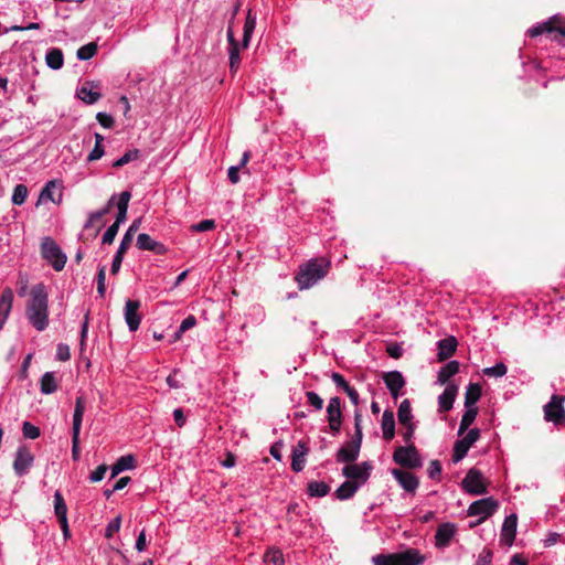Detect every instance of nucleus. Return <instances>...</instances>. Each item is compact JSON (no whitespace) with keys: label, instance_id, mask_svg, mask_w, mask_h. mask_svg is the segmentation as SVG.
I'll return each mask as SVG.
<instances>
[{"label":"nucleus","instance_id":"nucleus-1","mask_svg":"<svg viewBox=\"0 0 565 565\" xmlns=\"http://www.w3.org/2000/svg\"><path fill=\"white\" fill-rule=\"evenodd\" d=\"M25 316L36 331H44L49 326V295L43 282L30 289L25 303Z\"/></svg>","mask_w":565,"mask_h":565},{"label":"nucleus","instance_id":"nucleus-2","mask_svg":"<svg viewBox=\"0 0 565 565\" xmlns=\"http://www.w3.org/2000/svg\"><path fill=\"white\" fill-rule=\"evenodd\" d=\"M331 263L324 257H316L299 266L296 281L300 290L309 289L329 273Z\"/></svg>","mask_w":565,"mask_h":565},{"label":"nucleus","instance_id":"nucleus-3","mask_svg":"<svg viewBox=\"0 0 565 565\" xmlns=\"http://www.w3.org/2000/svg\"><path fill=\"white\" fill-rule=\"evenodd\" d=\"M41 256L45 259L56 271H61L66 264L67 257L56 242L46 236L41 242Z\"/></svg>","mask_w":565,"mask_h":565},{"label":"nucleus","instance_id":"nucleus-4","mask_svg":"<svg viewBox=\"0 0 565 565\" xmlns=\"http://www.w3.org/2000/svg\"><path fill=\"white\" fill-rule=\"evenodd\" d=\"M86 409V402L83 396H77L75 401L73 423H72V458L77 461L81 456L79 448V434L84 413Z\"/></svg>","mask_w":565,"mask_h":565},{"label":"nucleus","instance_id":"nucleus-5","mask_svg":"<svg viewBox=\"0 0 565 565\" xmlns=\"http://www.w3.org/2000/svg\"><path fill=\"white\" fill-rule=\"evenodd\" d=\"M393 460L395 463L407 469H419L423 467V459L414 444L396 447Z\"/></svg>","mask_w":565,"mask_h":565},{"label":"nucleus","instance_id":"nucleus-6","mask_svg":"<svg viewBox=\"0 0 565 565\" xmlns=\"http://www.w3.org/2000/svg\"><path fill=\"white\" fill-rule=\"evenodd\" d=\"M140 224V218L134 220L128 230L126 231V233L124 234L111 263V274L116 275L119 271L124 256L132 242L135 233L139 230Z\"/></svg>","mask_w":565,"mask_h":565},{"label":"nucleus","instance_id":"nucleus-7","mask_svg":"<svg viewBox=\"0 0 565 565\" xmlns=\"http://www.w3.org/2000/svg\"><path fill=\"white\" fill-rule=\"evenodd\" d=\"M543 33L554 34V40H559L561 38H565V24L559 23V18L557 15L552 17L550 20L532 26L529 29L527 34L531 38H535Z\"/></svg>","mask_w":565,"mask_h":565},{"label":"nucleus","instance_id":"nucleus-8","mask_svg":"<svg viewBox=\"0 0 565 565\" xmlns=\"http://www.w3.org/2000/svg\"><path fill=\"white\" fill-rule=\"evenodd\" d=\"M499 508L498 501L492 497L472 502L468 508V515L479 516L477 524L491 516Z\"/></svg>","mask_w":565,"mask_h":565},{"label":"nucleus","instance_id":"nucleus-9","mask_svg":"<svg viewBox=\"0 0 565 565\" xmlns=\"http://www.w3.org/2000/svg\"><path fill=\"white\" fill-rule=\"evenodd\" d=\"M462 489L473 495H481L487 493V486L481 471L478 469H470L461 481Z\"/></svg>","mask_w":565,"mask_h":565},{"label":"nucleus","instance_id":"nucleus-10","mask_svg":"<svg viewBox=\"0 0 565 565\" xmlns=\"http://www.w3.org/2000/svg\"><path fill=\"white\" fill-rule=\"evenodd\" d=\"M390 565H420L425 557L416 548H407L403 552L385 554Z\"/></svg>","mask_w":565,"mask_h":565},{"label":"nucleus","instance_id":"nucleus-11","mask_svg":"<svg viewBox=\"0 0 565 565\" xmlns=\"http://www.w3.org/2000/svg\"><path fill=\"white\" fill-rule=\"evenodd\" d=\"M564 401L565 397L561 395L552 396L551 401L544 406V416L547 422H553L555 425L565 423Z\"/></svg>","mask_w":565,"mask_h":565},{"label":"nucleus","instance_id":"nucleus-12","mask_svg":"<svg viewBox=\"0 0 565 565\" xmlns=\"http://www.w3.org/2000/svg\"><path fill=\"white\" fill-rule=\"evenodd\" d=\"M480 429L472 428L470 429L466 436L455 443L454 452H452V461L458 463L466 456L470 447L479 439Z\"/></svg>","mask_w":565,"mask_h":565},{"label":"nucleus","instance_id":"nucleus-13","mask_svg":"<svg viewBox=\"0 0 565 565\" xmlns=\"http://www.w3.org/2000/svg\"><path fill=\"white\" fill-rule=\"evenodd\" d=\"M372 465L369 461H364L359 465H347L342 469V475L350 479V481H354L360 484H364L370 478Z\"/></svg>","mask_w":565,"mask_h":565},{"label":"nucleus","instance_id":"nucleus-14","mask_svg":"<svg viewBox=\"0 0 565 565\" xmlns=\"http://www.w3.org/2000/svg\"><path fill=\"white\" fill-rule=\"evenodd\" d=\"M327 419L333 435H338L342 425L341 399L338 396L331 397L327 405Z\"/></svg>","mask_w":565,"mask_h":565},{"label":"nucleus","instance_id":"nucleus-15","mask_svg":"<svg viewBox=\"0 0 565 565\" xmlns=\"http://www.w3.org/2000/svg\"><path fill=\"white\" fill-rule=\"evenodd\" d=\"M33 461L34 457L30 449L25 446H20L17 449L15 458L13 461V470L15 475L19 477L26 475L29 469L32 467Z\"/></svg>","mask_w":565,"mask_h":565},{"label":"nucleus","instance_id":"nucleus-16","mask_svg":"<svg viewBox=\"0 0 565 565\" xmlns=\"http://www.w3.org/2000/svg\"><path fill=\"white\" fill-rule=\"evenodd\" d=\"M457 525L455 523L445 522L438 525L435 534V545L438 548L449 546L452 537L457 533Z\"/></svg>","mask_w":565,"mask_h":565},{"label":"nucleus","instance_id":"nucleus-17","mask_svg":"<svg viewBox=\"0 0 565 565\" xmlns=\"http://www.w3.org/2000/svg\"><path fill=\"white\" fill-rule=\"evenodd\" d=\"M137 247L141 250H149L156 255H164L168 248L164 244L153 239L150 235L141 233L137 236Z\"/></svg>","mask_w":565,"mask_h":565},{"label":"nucleus","instance_id":"nucleus-18","mask_svg":"<svg viewBox=\"0 0 565 565\" xmlns=\"http://www.w3.org/2000/svg\"><path fill=\"white\" fill-rule=\"evenodd\" d=\"M140 308V301L139 300H127L125 305V321L128 326V329L130 331L138 330L140 322H141V316L139 315L138 310Z\"/></svg>","mask_w":565,"mask_h":565},{"label":"nucleus","instance_id":"nucleus-19","mask_svg":"<svg viewBox=\"0 0 565 565\" xmlns=\"http://www.w3.org/2000/svg\"><path fill=\"white\" fill-rule=\"evenodd\" d=\"M392 475L398 484L407 492L414 493L419 486L417 477L406 470L393 469Z\"/></svg>","mask_w":565,"mask_h":565},{"label":"nucleus","instance_id":"nucleus-20","mask_svg":"<svg viewBox=\"0 0 565 565\" xmlns=\"http://www.w3.org/2000/svg\"><path fill=\"white\" fill-rule=\"evenodd\" d=\"M383 381L390 391L393 398H397L401 394L402 388L405 386V380L401 372L391 371L385 373Z\"/></svg>","mask_w":565,"mask_h":565},{"label":"nucleus","instance_id":"nucleus-21","mask_svg":"<svg viewBox=\"0 0 565 565\" xmlns=\"http://www.w3.org/2000/svg\"><path fill=\"white\" fill-rule=\"evenodd\" d=\"M308 452L309 447L307 443L303 440H299L298 444L294 447L291 454V469L295 472H300L303 470Z\"/></svg>","mask_w":565,"mask_h":565},{"label":"nucleus","instance_id":"nucleus-22","mask_svg":"<svg viewBox=\"0 0 565 565\" xmlns=\"http://www.w3.org/2000/svg\"><path fill=\"white\" fill-rule=\"evenodd\" d=\"M457 393L458 386L454 383H448L445 391L438 396L440 412H448L452 408Z\"/></svg>","mask_w":565,"mask_h":565},{"label":"nucleus","instance_id":"nucleus-23","mask_svg":"<svg viewBox=\"0 0 565 565\" xmlns=\"http://www.w3.org/2000/svg\"><path fill=\"white\" fill-rule=\"evenodd\" d=\"M518 518L515 514H510L504 519L501 529V540L507 545H512L516 534Z\"/></svg>","mask_w":565,"mask_h":565},{"label":"nucleus","instance_id":"nucleus-24","mask_svg":"<svg viewBox=\"0 0 565 565\" xmlns=\"http://www.w3.org/2000/svg\"><path fill=\"white\" fill-rule=\"evenodd\" d=\"M331 380L337 385L338 388H341L347 393L348 397L350 398L353 405L359 404L360 398L358 391L347 382L342 374L333 372L331 374Z\"/></svg>","mask_w":565,"mask_h":565},{"label":"nucleus","instance_id":"nucleus-25","mask_svg":"<svg viewBox=\"0 0 565 565\" xmlns=\"http://www.w3.org/2000/svg\"><path fill=\"white\" fill-rule=\"evenodd\" d=\"M13 303V292L10 288H6L0 296V330L4 326Z\"/></svg>","mask_w":565,"mask_h":565},{"label":"nucleus","instance_id":"nucleus-26","mask_svg":"<svg viewBox=\"0 0 565 565\" xmlns=\"http://www.w3.org/2000/svg\"><path fill=\"white\" fill-rule=\"evenodd\" d=\"M438 359L445 361L449 359L457 349V340L455 337H448L437 342Z\"/></svg>","mask_w":565,"mask_h":565},{"label":"nucleus","instance_id":"nucleus-27","mask_svg":"<svg viewBox=\"0 0 565 565\" xmlns=\"http://www.w3.org/2000/svg\"><path fill=\"white\" fill-rule=\"evenodd\" d=\"M381 427L383 431V438L385 440H392L395 436V420L394 413L391 409H385L381 420Z\"/></svg>","mask_w":565,"mask_h":565},{"label":"nucleus","instance_id":"nucleus-28","mask_svg":"<svg viewBox=\"0 0 565 565\" xmlns=\"http://www.w3.org/2000/svg\"><path fill=\"white\" fill-rule=\"evenodd\" d=\"M130 198H131V194L129 191H124L118 195V200L116 202L118 212H117L116 221L114 222L118 226H120V224L127 220V211H128Z\"/></svg>","mask_w":565,"mask_h":565},{"label":"nucleus","instance_id":"nucleus-29","mask_svg":"<svg viewBox=\"0 0 565 565\" xmlns=\"http://www.w3.org/2000/svg\"><path fill=\"white\" fill-rule=\"evenodd\" d=\"M58 383L54 372H45L40 380L42 394L50 395L57 391Z\"/></svg>","mask_w":565,"mask_h":565},{"label":"nucleus","instance_id":"nucleus-30","mask_svg":"<svg viewBox=\"0 0 565 565\" xmlns=\"http://www.w3.org/2000/svg\"><path fill=\"white\" fill-rule=\"evenodd\" d=\"M459 362L454 360L445 364L443 367H440L437 376L438 384H446L450 377H452L459 372Z\"/></svg>","mask_w":565,"mask_h":565},{"label":"nucleus","instance_id":"nucleus-31","mask_svg":"<svg viewBox=\"0 0 565 565\" xmlns=\"http://www.w3.org/2000/svg\"><path fill=\"white\" fill-rule=\"evenodd\" d=\"M45 62L46 65L54 71L62 68L64 64V55L62 50L57 47L47 50L45 54Z\"/></svg>","mask_w":565,"mask_h":565},{"label":"nucleus","instance_id":"nucleus-32","mask_svg":"<svg viewBox=\"0 0 565 565\" xmlns=\"http://www.w3.org/2000/svg\"><path fill=\"white\" fill-rule=\"evenodd\" d=\"M135 457L132 455L121 456L113 466H111V478H115L120 472L125 470H130L135 468Z\"/></svg>","mask_w":565,"mask_h":565},{"label":"nucleus","instance_id":"nucleus-33","mask_svg":"<svg viewBox=\"0 0 565 565\" xmlns=\"http://www.w3.org/2000/svg\"><path fill=\"white\" fill-rule=\"evenodd\" d=\"M359 488V483L347 480L335 490V495L339 500H349L355 494Z\"/></svg>","mask_w":565,"mask_h":565},{"label":"nucleus","instance_id":"nucleus-34","mask_svg":"<svg viewBox=\"0 0 565 565\" xmlns=\"http://www.w3.org/2000/svg\"><path fill=\"white\" fill-rule=\"evenodd\" d=\"M360 451L349 443L342 446L337 452L338 462H353L358 459Z\"/></svg>","mask_w":565,"mask_h":565},{"label":"nucleus","instance_id":"nucleus-35","mask_svg":"<svg viewBox=\"0 0 565 565\" xmlns=\"http://www.w3.org/2000/svg\"><path fill=\"white\" fill-rule=\"evenodd\" d=\"M481 396V386L478 383H470L465 394V407H476V403Z\"/></svg>","mask_w":565,"mask_h":565},{"label":"nucleus","instance_id":"nucleus-36","mask_svg":"<svg viewBox=\"0 0 565 565\" xmlns=\"http://www.w3.org/2000/svg\"><path fill=\"white\" fill-rule=\"evenodd\" d=\"M330 492V487L323 481H310L307 486V493L309 497L322 498Z\"/></svg>","mask_w":565,"mask_h":565},{"label":"nucleus","instance_id":"nucleus-37","mask_svg":"<svg viewBox=\"0 0 565 565\" xmlns=\"http://www.w3.org/2000/svg\"><path fill=\"white\" fill-rule=\"evenodd\" d=\"M478 415L477 407H466V411L461 417L458 435L461 436L465 431L470 427V425L475 422Z\"/></svg>","mask_w":565,"mask_h":565},{"label":"nucleus","instance_id":"nucleus-38","mask_svg":"<svg viewBox=\"0 0 565 565\" xmlns=\"http://www.w3.org/2000/svg\"><path fill=\"white\" fill-rule=\"evenodd\" d=\"M256 26V15L252 13V10H248L245 24H244V34H243V46L247 47L249 40L253 35V32Z\"/></svg>","mask_w":565,"mask_h":565},{"label":"nucleus","instance_id":"nucleus-39","mask_svg":"<svg viewBox=\"0 0 565 565\" xmlns=\"http://www.w3.org/2000/svg\"><path fill=\"white\" fill-rule=\"evenodd\" d=\"M397 418L401 425L412 424V408L408 399H404L398 407Z\"/></svg>","mask_w":565,"mask_h":565},{"label":"nucleus","instance_id":"nucleus-40","mask_svg":"<svg viewBox=\"0 0 565 565\" xmlns=\"http://www.w3.org/2000/svg\"><path fill=\"white\" fill-rule=\"evenodd\" d=\"M54 512L57 520L67 519V507L60 491L54 493Z\"/></svg>","mask_w":565,"mask_h":565},{"label":"nucleus","instance_id":"nucleus-41","mask_svg":"<svg viewBox=\"0 0 565 565\" xmlns=\"http://www.w3.org/2000/svg\"><path fill=\"white\" fill-rule=\"evenodd\" d=\"M56 188V181H49L40 193V200H50L54 203H58L62 199V193L58 194V199H55L53 190Z\"/></svg>","mask_w":565,"mask_h":565},{"label":"nucleus","instance_id":"nucleus-42","mask_svg":"<svg viewBox=\"0 0 565 565\" xmlns=\"http://www.w3.org/2000/svg\"><path fill=\"white\" fill-rule=\"evenodd\" d=\"M77 95L83 102L89 105L95 104L100 98V94L98 92L86 86H82Z\"/></svg>","mask_w":565,"mask_h":565},{"label":"nucleus","instance_id":"nucleus-43","mask_svg":"<svg viewBox=\"0 0 565 565\" xmlns=\"http://www.w3.org/2000/svg\"><path fill=\"white\" fill-rule=\"evenodd\" d=\"M508 367L503 362H499L493 366L482 370L483 375L489 377H502L507 374Z\"/></svg>","mask_w":565,"mask_h":565},{"label":"nucleus","instance_id":"nucleus-44","mask_svg":"<svg viewBox=\"0 0 565 565\" xmlns=\"http://www.w3.org/2000/svg\"><path fill=\"white\" fill-rule=\"evenodd\" d=\"M28 196V188L24 184H17L13 189L11 201L14 205H22Z\"/></svg>","mask_w":565,"mask_h":565},{"label":"nucleus","instance_id":"nucleus-45","mask_svg":"<svg viewBox=\"0 0 565 565\" xmlns=\"http://www.w3.org/2000/svg\"><path fill=\"white\" fill-rule=\"evenodd\" d=\"M96 52H97V44L92 42V43L81 46L77 50L76 55H77L78 60L87 61V60L92 58L96 54Z\"/></svg>","mask_w":565,"mask_h":565},{"label":"nucleus","instance_id":"nucleus-46","mask_svg":"<svg viewBox=\"0 0 565 565\" xmlns=\"http://www.w3.org/2000/svg\"><path fill=\"white\" fill-rule=\"evenodd\" d=\"M139 156H140V151L138 149L129 150V151L125 152L119 159L114 161L113 167L121 168L125 164H127L134 160H137L139 158Z\"/></svg>","mask_w":565,"mask_h":565},{"label":"nucleus","instance_id":"nucleus-47","mask_svg":"<svg viewBox=\"0 0 565 565\" xmlns=\"http://www.w3.org/2000/svg\"><path fill=\"white\" fill-rule=\"evenodd\" d=\"M264 561L266 563H271L273 565H285V559L281 551L276 548L267 551L264 556Z\"/></svg>","mask_w":565,"mask_h":565},{"label":"nucleus","instance_id":"nucleus-48","mask_svg":"<svg viewBox=\"0 0 565 565\" xmlns=\"http://www.w3.org/2000/svg\"><path fill=\"white\" fill-rule=\"evenodd\" d=\"M230 55V71L235 73L238 70L241 57H239V46L228 47Z\"/></svg>","mask_w":565,"mask_h":565},{"label":"nucleus","instance_id":"nucleus-49","mask_svg":"<svg viewBox=\"0 0 565 565\" xmlns=\"http://www.w3.org/2000/svg\"><path fill=\"white\" fill-rule=\"evenodd\" d=\"M306 397L308 404L313 408V411L319 412L323 407V399L313 391L306 392Z\"/></svg>","mask_w":565,"mask_h":565},{"label":"nucleus","instance_id":"nucleus-50","mask_svg":"<svg viewBox=\"0 0 565 565\" xmlns=\"http://www.w3.org/2000/svg\"><path fill=\"white\" fill-rule=\"evenodd\" d=\"M22 433L25 438L36 439L40 436V428L31 424L30 422H24L22 425Z\"/></svg>","mask_w":565,"mask_h":565},{"label":"nucleus","instance_id":"nucleus-51","mask_svg":"<svg viewBox=\"0 0 565 565\" xmlns=\"http://www.w3.org/2000/svg\"><path fill=\"white\" fill-rule=\"evenodd\" d=\"M118 230H119V226L117 224L113 223L104 233V235L102 237V243L110 245L114 242V239L118 233Z\"/></svg>","mask_w":565,"mask_h":565},{"label":"nucleus","instance_id":"nucleus-52","mask_svg":"<svg viewBox=\"0 0 565 565\" xmlns=\"http://www.w3.org/2000/svg\"><path fill=\"white\" fill-rule=\"evenodd\" d=\"M215 228V222L213 220H203L191 226L193 232H207Z\"/></svg>","mask_w":565,"mask_h":565},{"label":"nucleus","instance_id":"nucleus-53","mask_svg":"<svg viewBox=\"0 0 565 565\" xmlns=\"http://www.w3.org/2000/svg\"><path fill=\"white\" fill-rule=\"evenodd\" d=\"M119 529H120V518H119V516H117V518H115L114 520H111V521L107 524L106 530H105V536H106L107 539L113 537V535H114L115 533H117V532L119 531Z\"/></svg>","mask_w":565,"mask_h":565},{"label":"nucleus","instance_id":"nucleus-54","mask_svg":"<svg viewBox=\"0 0 565 565\" xmlns=\"http://www.w3.org/2000/svg\"><path fill=\"white\" fill-rule=\"evenodd\" d=\"M404 426V430L402 431V437L405 441L406 445H409V444H413L412 443V439L414 437V433H415V424L412 423V424H406V425H403Z\"/></svg>","mask_w":565,"mask_h":565},{"label":"nucleus","instance_id":"nucleus-55","mask_svg":"<svg viewBox=\"0 0 565 565\" xmlns=\"http://www.w3.org/2000/svg\"><path fill=\"white\" fill-rule=\"evenodd\" d=\"M107 466L100 465L98 466L89 476V480L92 482H98L102 481L105 477V473L107 472Z\"/></svg>","mask_w":565,"mask_h":565},{"label":"nucleus","instance_id":"nucleus-56","mask_svg":"<svg viewBox=\"0 0 565 565\" xmlns=\"http://www.w3.org/2000/svg\"><path fill=\"white\" fill-rule=\"evenodd\" d=\"M428 477L430 479H436L441 473V465L438 460H431L428 467Z\"/></svg>","mask_w":565,"mask_h":565},{"label":"nucleus","instance_id":"nucleus-57","mask_svg":"<svg viewBox=\"0 0 565 565\" xmlns=\"http://www.w3.org/2000/svg\"><path fill=\"white\" fill-rule=\"evenodd\" d=\"M96 119L104 128H111L114 125V118L106 113H98Z\"/></svg>","mask_w":565,"mask_h":565},{"label":"nucleus","instance_id":"nucleus-58","mask_svg":"<svg viewBox=\"0 0 565 565\" xmlns=\"http://www.w3.org/2000/svg\"><path fill=\"white\" fill-rule=\"evenodd\" d=\"M104 153H105V151H104L103 145H95L93 150L87 156V161L92 162V161L98 160L104 156Z\"/></svg>","mask_w":565,"mask_h":565},{"label":"nucleus","instance_id":"nucleus-59","mask_svg":"<svg viewBox=\"0 0 565 565\" xmlns=\"http://www.w3.org/2000/svg\"><path fill=\"white\" fill-rule=\"evenodd\" d=\"M195 324H196V318L194 316L190 315L186 318H184L182 320L181 324L179 326L180 332H185V331L190 330L191 328H193Z\"/></svg>","mask_w":565,"mask_h":565},{"label":"nucleus","instance_id":"nucleus-60","mask_svg":"<svg viewBox=\"0 0 565 565\" xmlns=\"http://www.w3.org/2000/svg\"><path fill=\"white\" fill-rule=\"evenodd\" d=\"M492 561V553L489 550L482 551L475 565H489Z\"/></svg>","mask_w":565,"mask_h":565},{"label":"nucleus","instance_id":"nucleus-61","mask_svg":"<svg viewBox=\"0 0 565 565\" xmlns=\"http://www.w3.org/2000/svg\"><path fill=\"white\" fill-rule=\"evenodd\" d=\"M56 358L60 361H67L71 358L70 348L65 344H58Z\"/></svg>","mask_w":565,"mask_h":565},{"label":"nucleus","instance_id":"nucleus-62","mask_svg":"<svg viewBox=\"0 0 565 565\" xmlns=\"http://www.w3.org/2000/svg\"><path fill=\"white\" fill-rule=\"evenodd\" d=\"M241 169L242 168H239L238 166H232V167L228 168V170H227V178L231 181V183H233V184L238 183V181H239L238 172H239Z\"/></svg>","mask_w":565,"mask_h":565},{"label":"nucleus","instance_id":"nucleus-63","mask_svg":"<svg viewBox=\"0 0 565 565\" xmlns=\"http://www.w3.org/2000/svg\"><path fill=\"white\" fill-rule=\"evenodd\" d=\"M135 547H136V550H137L138 552H142V551H145V550H146V547H147V539H146V532H145V530H142V531L139 533V535H138V537H137V540H136V545H135Z\"/></svg>","mask_w":565,"mask_h":565},{"label":"nucleus","instance_id":"nucleus-64","mask_svg":"<svg viewBox=\"0 0 565 565\" xmlns=\"http://www.w3.org/2000/svg\"><path fill=\"white\" fill-rule=\"evenodd\" d=\"M387 353L391 358L399 359L403 354V349L399 344H391L387 347Z\"/></svg>","mask_w":565,"mask_h":565}]
</instances>
